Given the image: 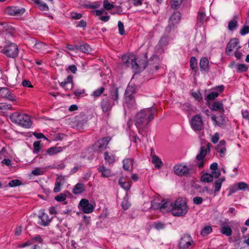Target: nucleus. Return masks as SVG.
<instances>
[{"instance_id":"obj_3","label":"nucleus","mask_w":249,"mask_h":249,"mask_svg":"<svg viewBox=\"0 0 249 249\" xmlns=\"http://www.w3.org/2000/svg\"><path fill=\"white\" fill-rule=\"evenodd\" d=\"M10 119L13 123L17 124L25 128H30L32 124L29 115L17 112H14L11 115Z\"/></svg>"},{"instance_id":"obj_19","label":"nucleus","mask_w":249,"mask_h":249,"mask_svg":"<svg viewBox=\"0 0 249 249\" xmlns=\"http://www.w3.org/2000/svg\"><path fill=\"white\" fill-rule=\"evenodd\" d=\"M65 179L62 176H60L56 179L54 187L53 188V192L54 193H58L61 191V188L62 185L65 183Z\"/></svg>"},{"instance_id":"obj_63","label":"nucleus","mask_w":249,"mask_h":249,"mask_svg":"<svg viewBox=\"0 0 249 249\" xmlns=\"http://www.w3.org/2000/svg\"><path fill=\"white\" fill-rule=\"evenodd\" d=\"M193 97L196 100L200 101L202 100L201 95L200 92H195L192 93Z\"/></svg>"},{"instance_id":"obj_49","label":"nucleus","mask_w":249,"mask_h":249,"mask_svg":"<svg viewBox=\"0 0 249 249\" xmlns=\"http://www.w3.org/2000/svg\"><path fill=\"white\" fill-rule=\"evenodd\" d=\"M103 6L107 10H111L115 7L114 5L110 3L108 0H104L103 1Z\"/></svg>"},{"instance_id":"obj_57","label":"nucleus","mask_w":249,"mask_h":249,"mask_svg":"<svg viewBox=\"0 0 249 249\" xmlns=\"http://www.w3.org/2000/svg\"><path fill=\"white\" fill-rule=\"evenodd\" d=\"M249 33V26L244 25L240 31L241 35L244 36Z\"/></svg>"},{"instance_id":"obj_51","label":"nucleus","mask_w":249,"mask_h":249,"mask_svg":"<svg viewBox=\"0 0 249 249\" xmlns=\"http://www.w3.org/2000/svg\"><path fill=\"white\" fill-rule=\"evenodd\" d=\"M22 184L21 181L19 179L12 180L9 182V186L11 187L18 186Z\"/></svg>"},{"instance_id":"obj_11","label":"nucleus","mask_w":249,"mask_h":249,"mask_svg":"<svg viewBox=\"0 0 249 249\" xmlns=\"http://www.w3.org/2000/svg\"><path fill=\"white\" fill-rule=\"evenodd\" d=\"M0 96L11 101H16V96L13 94V91L7 88L0 87Z\"/></svg>"},{"instance_id":"obj_21","label":"nucleus","mask_w":249,"mask_h":249,"mask_svg":"<svg viewBox=\"0 0 249 249\" xmlns=\"http://www.w3.org/2000/svg\"><path fill=\"white\" fill-rule=\"evenodd\" d=\"M85 190V185L82 183H77L73 187L72 192L74 195H79Z\"/></svg>"},{"instance_id":"obj_18","label":"nucleus","mask_w":249,"mask_h":249,"mask_svg":"<svg viewBox=\"0 0 249 249\" xmlns=\"http://www.w3.org/2000/svg\"><path fill=\"white\" fill-rule=\"evenodd\" d=\"M211 119L215 125L221 126L225 125L226 124L225 117L222 115H220L219 117H217L215 115H213Z\"/></svg>"},{"instance_id":"obj_26","label":"nucleus","mask_w":249,"mask_h":249,"mask_svg":"<svg viewBox=\"0 0 249 249\" xmlns=\"http://www.w3.org/2000/svg\"><path fill=\"white\" fill-rule=\"evenodd\" d=\"M181 109L186 112L188 115L191 114V112L194 111V107L190 104L187 103L180 105Z\"/></svg>"},{"instance_id":"obj_53","label":"nucleus","mask_w":249,"mask_h":249,"mask_svg":"<svg viewBox=\"0 0 249 249\" xmlns=\"http://www.w3.org/2000/svg\"><path fill=\"white\" fill-rule=\"evenodd\" d=\"M249 187V185L244 182H241L237 184V188L239 190H245Z\"/></svg>"},{"instance_id":"obj_5","label":"nucleus","mask_w":249,"mask_h":249,"mask_svg":"<svg viewBox=\"0 0 249 249\" xmlns=\"http://www.w3.org/2000/svg\"><path fill=\"white\" fill-rule=\"evenodd\" d=\"M1 52L7 57L14 58L18 54V48L16 44L10 42L4 47Z\"/></svg>"},{"instance_id":"obj_24","label":"nucleus","mask_w":249,"mask_h":249,"mask_svg":"<svg viewBox=\"0 0 249 249\" xmlns=\"http://www.w3.org/2000/svg\"><path fill=\"white\" fill-rule=\"evenodd\" d=\"M206 20V16L205 12L203 11H199L197 17L196 24L198 26H201Z\"/></svg>"},{"instance_id":"obj_13","label":"nucleus","mask_w":249,"mask_h":249,"mask_svg":"<svg viewBox=\"0 0 249 249\" xmlns=\"http://www.w3.org/2000/svg\"><path fill=\"white\" fill-rule=\"evenodd\" d=\"M109 95L115 103H118L119 99V88L114 85H111L109 89Z\"/></svg>"},{"instance_id":"obj_16","label":"nucleus","mask_w":249,"mask_h":249,"mask_svg":"<svg viewBox=\"0 0 249 249\" xmlns=\"http://www.w3.org/2000/svg\"><path fill=\"white\" fill-rule=\"evenodd\" d=\"M209 64V61L206 57H203L201 58L199 62L200 71L201 72H208L210 70Z\"/></svg>"},{"instance_id":"obj_22","label":"nucleus","mask_w":249,"mask_h":249,"mask_svg":"<svg viewBox=\"0 0 249 249\" xmlns=\"http://www.w3.org/2000/svg\"><path fill=\"white\" fill-rule=\"evenodd\" d=\"M212 111H221L222 113L224 112L223 105L220 102H214L212 106L209 107Z\"/></svg>"},{"instance_id":"obj_9","label":"nucleus","mask_w":249,"mask_h":249,"mask_svg":"<svg viewBox=\"0 0 249 249\" xmlns=\"http://www.w3.org/2000/svg\"><path fill=\"white\" fill-rule=\"evenodd\" d=\"M193 243L191 235L189 234H184L178 243L179 249H189Z\"/></svg>"},{"instance_id":"obj_25","label":"nucleus","mask_w":249,"mask_h":249,"mask_svg":"<svg viewBox=\"0 0 249 249\" xmlns=\"http://www.w3.org/2000/svg\"><path fill=\"white\" fill-rule=\"evenodd\" d=\"M98 171L101 173L102 177L104 178H108L111 176V171L107 169L104 166H100L98 168Z\"/></svg>"},{"instance_id":"obj_35","label":"nucleus","mask_w":249,"mask_h":249,"mask_svg":"<svg viewBox=\"0 0 249 249\" xmlns=\"http://www.w3.org/2000/svg\"><path fill=\"white\" fill-rule=\"evenodd\" d=\"M105 160L106 162H108L109 164H112L115 161V157L114 155H109L108 152H105L104 153Z\"/></svg>"},{"instance_id":"obj_42","label":"nucleus","mask_w":249,"mask_h":249,"mask_svg":"<svg viewBox=\"0 0 249 249\" xmlns=\"http://www.w3.org/2000/svg\"><path fill=\"white\" fill-rule=\"evenodd\" d=\"M135 90L136 89L134 86L128 85L125 90L124 95H134Z\"/></svg>"},{"instance_id":"obj_14","label":"nucleus","mask_w":249,"mask_h":249,"mask_svg":"<svg viewBox=\"0 0 249 249\" xmlns=\"http://www.w3.org/2000/svg\"><path fill=\"white\" fill-rule=\"evenodd\" d=\"M115 104L113 101L111 103L109 99L107 97L102 100L100 105L102 111L104 112H107L110 111Z\"/></svg>"},{"instance_id":"obj_55","label":"nucleus","mask_w":249,"mask_h":249,"mask_svg":"<svg viewBox=\"0 0 249 249\" xmlns=\"http://www.w3.org/2000/svg\"><path fill=\"white\" fill-rule=\"evenodd\" d=\"M222 184L221 182H218L217 180H216L214 183L213 187L214 188V192L216 194L217 192L219 191L221 189Z\"/></svg>"},{"instance_id":"obj_52","label":"nucleus","mask_w":249,"mask_h":249,"mask_svg":"<svg viewBox=\"0 0 249 249\" xmlns=\"http://www.w3.org/2000/svg\"><path fill=\"white\" fill-rule=\"evenodd\" d=\"M67 196L64 193H61L59 195L56 196L54 198L55 200L57 202L63 201L66 199Z\"/></svg>"},{"instance_id":"obj_45","label":"nucleus","mask_w":249,"mask_h":249,"mask_svg":"<svg viewBox=\"0 0 249 249\" xmlns=\"http://www.w3.org/2000/svg\"><path fill=\"white\" fill-rule=\"evenodd\" d=\"M105 90V89L103 87L98 88L93 92L92 96L95 97H99L104 92Z\"/></svg>"},{"instance_id":"obj_33","label":"nucleus","mask_w":249,"mask_h":249,"mask_svg":"<svg viewBox=\"0 0 249 249\" xmlns=\"http://www.w3.org/2000/svg\"><path fill=\"white\" fill-rule=\"evenodd\" d=\"M237 16H235L233 19L229 22L228 27L230 31H233L237 26Z\"/></svg>"},{"instance_id":"obj_10","label":"nucleus","mask_w":249,"mask_h":249,"mask_svg":"<svg viewBox=\"0 0 249 249\" xmlns=\"http://www.w3.org/2000/svg\"><path fill=\"white\" fill-rule=\"evenodd\" d=\"M79 208L86 213H92L94 210L93 205L89 203V200L87 199H82L79 204Z\"/></svg>"},{"instance_id":"obj_46","label":"nucleus","mask_w":249,"mask_h":249,"mask_svg":"<svg viewBox=\"0 0 249 249\" xmlns=\"http://www.w3.org/2000/svg\"><path fill=\"white\" fill-rule=\"evenodd\" d=\"M183 0H172L171 7L174 10L178 9L182 2Z\"/></svg>"},{"instance_id":"obj_2","label":"nucleus","mask_w":249,"mask_h":249,"mask_svg":"<svg viewBox=\"0 0 249 249\" xmlns=\"http://www.w3.org/2000/svg\"><path fill=\"white\" fill-rule=\"evenodd\" d=\"M156 110L151 107L141 110L135 116V122L136 127L146 126L154 118Z\"/></svg>"},{"instance_id":"obj_34","label":"nucleus","mask_w":249,"mask_h":249,"mask_svg":"<svg viewBox=\"0 0 249 249\" xmlns=\"http://www.w3.org/2000/svg\"><path fill=\"white\" fill-rule=\"evenodd\" d=\"M180 20V13L178 12H175L170 17L169 22L177 23Z\"/></svg>"},{"instance_id":"obj_7","label":"nucleus","mask_w":249,"mask_h":249,"mask_svg":"<svg viewBox=\"0 0 249 249\" xmlns=\"http://www.w3.org/2000/svg\"><path fill=\"white\" fill-rule=\"evenodd\" d=\"M192 128L195 131H200L203 128V123L202 118L199 114L193 116L190 122Z\"/></svg>"},{"instance_id":"obj_23","label":"nucleus","mask_w":249,"mask_h":249,"mask_svg":"<svg viewBox=\"0 0 249 249\" xmlns=\"http://www.w3.org/2000/svg\"><path fill=\"white\" fill-rule=\"evenodd\" d=\"M133 160L132 159H125L123 160V168L126 171H131L133 168Z\"/></svg>"},{"instance_id":"obj_4","label":"nucleus","mask_w":249,"mask_h":249,"mask_svg":"<svg viewBox=\"0 0 249 249\" xmlns=\"http://www.w3.org/2000/svg\"><path fill=\"white\" fill-rule=\"evenodd\" d=\"M122 62L126 67L131 66V68L135 73H138L141 71V69H144L146 66L147 62L145 60L143 62L139 63L136 62L135 58H130L129 56L124 55L122 57Z\"/></svg>"},{"instance_id":"obj_38","label":"nucleus","mask_w":249,"mask_h":249,"mask_svg":"<svg viewBox=\"0 0 249 249\" xmlns=\"http://www.w3.org/2000/svg\"><path fill=\"white\" fill-rule=\"evenodd\" d=\"M190 65L191 68L194 71H196L197 70V62L196 58L192 56L191 57L190 60Z\"/></svg>"},{"instance_id":"obj_37","label":"nucleus","mask_w":249,"mask_h":249,"mask_svg":"<svg viewBox=\"0 0 249 249\" xmlns=\"http://www.w3.org/2000/svg\"><path fill=\"white\" fill-rule=\"evenodd\" d=\"M213 177L212 175L208 173L204 174L201 177V180L202 182H210L213 180Z\"/></svg>"},{"instance_id":"obj_62","label":"nucleus","mask_w":249,"mask_h":249,"mask_svg":"<svg viewBox=\"0 0 249 249\" xmlns=\"http://www.w3.org/2000/svg\"><path fill=\"white\" fill-rule=\"evenodd\" d=\"M203 200V198L199 196H196L193 198V202L196 205L201 204L202 203Z\"/></svg>"},{"instance_id":"obj_39","label":"nucleus","mask_w":249,"mask_h":249,"mask_svg":"<svg viewBox=\"0 0 249 249\" xmlns=\"http://www.w3.org/2000/svg\"><path fill=\"white\" fill-rule=\"evenodd\" d=\"M120 185L125 190H128L130 188V183L129 181H124V179L121 178L119 180Z\"/></svg>"},{"instance_id":"obj_61","label":"nucleus","mask_w":249,"mask_h":249,"mask_svg":"<svg viewBox=\"0 0 249 249\" xmlns=\"http://www.w3.org/2000/svg\"><path fill=\"white\" fill-rule=\"evenodd\" d=\"M122 206L123 209H124V210H127L129 208V207L130 206V204L128 201L127 200L124 199V200L122 202Z\"/></svg>"},{"instance_id":"obj_64","label":"nucleus","mask_w":249,"mask_h":249,"mask_svg":"<svg viewBox=\"0 0 249 249\" xmlns=\"http://www.w3.org/2000/svg\"><path fill=\"white\" fill-rule=\"evenodd\" d=\"M72 18L74 19H79L82 17L81 14L77 13L76 12H71V14Z\"/></svg>"},{"instance_id":"obj_30","label":"nucleus","mask_w":249,"mask_h":249,"mask_svg":"<svg viewBox=\"0 0 249 249\" xmlns=\"http://www.w3.org/2000/svg\"><path fill=\"white\" fill-rule=\"evenodd\" d=\"M77 51L88 53H90L91 48L87 43H83L80 45H78Z\"/></svg>"},{"instance_id":"obj_59","label":"nucleus","mask_w":249,"mask_h":249,"mask_svg":"<svg viewBox=\"0 0 249 249\" xmlns=\"http://www.w3.org/2000/svg\"><path fill=\"white\" fill-rule=\"evenodd\" d=\"M12 108V106L10 104H8L6 103H0V109H11Z\"/></svg>"},{"instance_id":"obj_27","label":"nucleus","mask_w":249,"mask_h":249,"mask_svg":"<svg viewBox=\"0 0 249 249\" xmlns=\"http://www.w3.org/2000/svg\"><path fill=\"white\" fill-rule=\"evenodd\" d=\"M152 162L155 164V167L158 169L161 168L163 165L161 160L156 155L152 156Z\"/></svg>"},{"instance_id":"obj_60","label":"nucleus","mask_w":249,"mask_h":249,"mask_svg":"<svg viewBox=\"0 0 249 249\" xmlns=\"http://www.w3.org/2000/svg\"><path fill=\"white\" fill-rule=\"evenodd\" d=\"M32 173L35 176H38L43 175L44 172L40 168L37 167L32 171Z\"/></svg>"},{"instance_id":"obj_8","label":"nucleus","mask_w":249,"mask_h":249,"mask_svg":"<svg viewBox=\"0 0 249 249\" xmlns=\"http://www.w3.org/2000/svg\"><path fill=\"white\" fill-rule=\"evenodd\" d=\"M111 138L109 137L103 138L93 144L92 148L95 151H101L107 148V146Z\"/></svg>"},{"instance_id":"obj_31","label":"nucleus","mask_w":249,"mask_h":249,"mask_svg":"<svg viewBox=\"0 0 249 249\" xmlns=\"http://www.w3.org/2000/svg\"><path fill=\"white\" fill-rule=\"evenodd\" d=\"M218 95L219 93L216 91L212 92L207 95V96L205 98V100L207 102V105L208 107H210L209 102L210 101L214 100L216 98L218 97Z\"/></svg>"},{"instance_id":"obj_32","label":"nucleus","mask_w":249,"mask_h":249,"mask_svg":"<svg viewBox=\"0 0 249 249\" xmlns=\"http://www.w3.org/2000/svg\"><path fill=\"white\" fill-rule=\"evenodd\" d=\"M169 37L168 35H163L159 41V45L163 47L167 46L169 44Z\"/></svg>"},{"instance_id":"obj_1","label":"nucleus","mask_w":249,"mask_h":249,"mask_svg":"<svg viewBox=\"0 0 249 249\" xmlns=\"http://www.w3.org/2000/svg\"><path fill=\"white\" fill-rule=\"evenodd\" d=\"M158 208L160 210L169 209L172 207V213L176 216H183L188 212V208L186 201L181 198H178L174 203L163 199L160 202L156 203Z\"/></svg>"},{"instance_id":"obj_36","label":"nucleus","mask_w":249,"mask_h":249,"mask_svg":"<svg viewBox=\"0 0 249 249\" xmlns=\"http://www.w3.org/2000/svg\"><path fill=\"white\" fill-rule=\"evenodd\" d=\"M36 4L38 6V8L42 11H47L49 7L47 4L40 0H36Z\"/></svg>"},{"instance_id":"obj_40","label":"nucleus","mask_w":249,"mask_h":249,"mask_svg":"<svg viewBox=\"0 0 249 249\" xmlns=\"http://www.w3.org/2000/svg\"><path fill=\"white\" fill-rule=\"evenodd\" d=\"M73 77L71 75L68 76L67 78L64 80V81L60 83V85L63 88H65L66 85L68 84L71 83L72 84L71 87H73Z\"/></svg>"},{"instance_id":"obj_44","label":"nucleus","mask_w":249,"mask_h":249,"mask_svg":"<svg viewBox=\"0 0 249 249\" xmlns=\"http://www.w3.org/2000/svg\"><path fill=\"white\" fill-rule=\"evenodd\" d=\"M221 232L227 236L231 235L232 233L231 229L228 226H224L221 230Z\"/></svg>"},{"instance_id":"obj_41","label":"nucleus","mask_w":249,"mask_h":249,"mask_svg":"<svg viewBox=\"0 0 249 249\" xmlns=\"http://www.w3.org/2000/svg\"><path fill=\"white\" fill-rule=\"evenodd\" d=\"M61 151L60 147H53L48 149L46 151V153L50 155H52L56 154Z\"/></svg>"},{"instance_id":"obj_43","label":"nucleus","mask_w":249,"mask_h":249,"mask_svg":"<svg viewBox=\"0 0 249 249\" xmlns=\"http://www.w3.org/2000/svg\"><path fill=\"white\" fill-rule=\"evenodd\" d=\"M212 232V228L211 226H205L201 230L200 234L202 236H206Z\"/></svg>"},{"instance_id":"obj_15","label":"nucleus","mask_w":249,"mask_h":249,"mask_svg":"<svg viewBox=\"0 0 249 249\" xmlns=\"http://www.w3.org/2000/svg\"><path fill=\"white\" fill-rule=\"evenodd\" d=\"M38 218L41 220L39 224L41 226H47L50 224L51 221V219H49V216L44 212V210L40 211Z\"/></svg>"},{"instance_id":"obj_47","label":"nucleus","mask_w":249,"mask_h":249,"mask_svg":"<svg viewBox=\"0 0 249 249\" xmlns=\"http://www.w3.org/2000/svg\"><path fill=\"white\" fill-rule=\"evenodd\" d=\"M248 70V67L245 65L243 64H238L237 66L236 71L238 72H243L247 71Z\"/></svg>"},{"instance_id":"obj_50","label":"nucleus","mask_w":249,"mask_h":249,"mask_svg":"<svg viewBox=\"0 0 249 249\" xmlns=\"http://www.w3.org/2000/svg\"><path fill=\"white\" fill-rule=\"evenodd\" d=\"M138 129V133L142 136V137H143L147 134V126H142V127H137Z\"/></svg>"},{"instance_id":"obj_20","label":"nucleus","mask_w":249,"mask_h":249,"mask_svg":"<svg viewBox=\"0 0 249 249\" xmlns=\"http://www.w3.org/2000/svg\"><path fill=\"white\" fill-rule=\"evenodd\" d=\"M238 43L239 40L237 38H231L227 44L226 53L229 55V53L232 51V49L235 48Z\"/></svg>"},{"instance_id":"obj_58","label":"nucleus","mask_w":249,"mask_h":249,"mask_svg":"<svg viewBox=\"0 0 249 249\" xmlns=\"http://www.w3.org/2000/svg\"><path fill=\"white\" fill-rule=\"evenodd\" d=\"M174 27V23H172L169 22V24L165 27V33L166 34H169L171 31H172V29Z\"/></svg>"},{"instance_id":"obj_29","label":"nucleus","mask_w":249,"mask_h":249,"mask_svg":"<svg viewBox=\"0 0 249 249\" xmlns=\"http://www.w3.org/2000/svg\"><path fill=\"white\" fill-rule=\"evenodd\" d=\"M124 98L126 104L129 107H131L134 105L135 100L134 95H124Z\"/></svg>"},{"instance_id":"obj_48","label":"nucleus","mask_w":249,"mask_h":249,"mask_svg":"<svg viewBox=\"0 0 249 249\" xmlns=\"http://www.w3.org/2000/svg\"><path fill=\"white\" fill-rule=\"evenodd\" d=\"M34 146V153L36 154H38L40 150H41V146H40V141H38L36 142H35L33 144Z\"/></svg>"},{"instance_id":"obj_6","label":"nucleus","mask_w":249,"mask_h":249,"mask_svg":"<svg viewBox=\"0 0 249 249\" xmlns=\"http://www.w3.org/2000/svg\"><path fill=\"white\" fill-rule=\"evenodd\" d=\"M175 173L179 176H187L195 173L192 168H189L182 164L175 165L174 167Z\"/></svg>"},{"instance_id":"obj_28","label":"nucleus","mask_w":249,"mask_h":249,"mask_svg":"<svg viewBox=\"0 0 249 249\" xmlns=\"http://www.w3.org/2000/svg\"><path fill=\"white\" fill-rule=\"evenodd\" d=\"M46 44L42 42H37L34 46V48L36 52L46 51Z\"/></svg>"},{"instance_id":"obj_54","label":"nucleus","mask_w":249,"mask_h":249,"mask_svg":"<svg viewBox=\"0 0 249 249\" xmlns=\"http://www.w3.org/2000/svg\"><path fill=\"white\" fill-rule=\"evenodd\" d=\"M165 224L162 222H157L154 223V227L157 230H160L165 228Z\"/></svg>"},{"instance_id":"obj_12","label":"nucleus","mask_w":249,"mask_h":249,"mask_svg":"<svg viewBox=\"0 0 249 249\" xmlns=\"http://www.w3.org/2000/svg\"><path fill=\"white\" fill-rule=\"evenodd\" d=\"M207 153V150L206 147L204 146H201L200 153L196 157V159L198 161L197 165L199 169L202 168L204 166V158L205 157Z\"/></svg>"},{"instance_id":"obj_56","label":"nucleus","mask_w":249,"mask_h":249,"mask_svg":"<svg viewBox=\"0 0 249 249\" xmlns=\"http://www.w3.org/2000/svg\"><path fill=\"white\" fill-rule=\"evenodd\" d=\"M118 25L119 34L121 35H124L125 33V31H124V26L123 23L121 21H119Z\"/></svg>"},{"instance_id":"obj_17","label":"nucleus","mask_w":249,"mask_h":249,"mask_svg":"<svg viewBox=\"0 0 249 249\" xmlns=\"http://www.w3.org/2000/svg\"><path fill=\"white\" fill-rule=\"evenodd\" d=\"M6 12L10 15H18L23 14L25 10L23 8H19L17 7H9L6 10Z\"/></svg>"}]
</instances>
